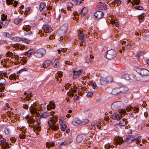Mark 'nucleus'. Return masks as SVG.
<instances>
[{
	"mask_svg": "<svg viewBox=\"0 0 149 149\" xmlns=\"http://www.w3.org/2000/svg\"><path fill=\"white\" fill-rule=\"evenodd\" d=\"M123 106V103L120 101L114 102L111 105V108L114 111L118 110L119 113H125L126 110L125 109H121V107Z\"/></svg>",
	"mask_w": 149,
	"mask_h": 149,
	"instance_id": "f257e3e1",
	"label": "nucleus"
},
{
	"mask_svg": "<svg viewBox=\"0 0 149 149\" xmlns=\"http://www.w3.org/2000/svg\"><path fill=\"white\" fill-rule=\"evenodd\" d=\"M56 120L52 117H51L48 121L49 127L54 131L57 130L59 128L58 124H56Z\"/></svg>",
	"mask_w": 149,
	"mask_h": 149,
	"instance_id": "f03ea898",
	"label": "nucleus"
},
{
	"mask_svg": "<svg viewBox=\"0 0 149 149\" xmlns=\"http://www.w3.org/2000/svg\"><path fill=\"white\" fill-rule=\"evenodd\" d=\"M113 81V78L111 76L102 77L100 79V83L102 85H104L111 82Z\"/></svg>",
	"mask_w": 149,
	"mask_h": 149,
	"instance_id": "7ed1b4c3",
	"label": "nucleus"
},
{
	"mask_svg": "<svg viewBox=\"0 0 149 149\" xmlns=\"http://www.w3.org/2000/svg\"><path fill=\"white\" fill-rule=\"evenodd\" d=\"M116 55V51L113 49L109 50L107 52L106 57L108 59H112L114 58Z\"/></svg>",
	"mask_w": 149,
	"mask_h": 149,
	"instance_id": "20e7f679",
	"label": "nucleus"
},
{
	"mask_svg": "<svg viewBox=\"0 0 149 149\" xmlns=\"http://www.w3.org/2000/svg\"><path fill=\"white\" fill-rule=\"evenodd\" d=\"M45 50L43 48H40L37 50L34 53L35 56L37 58H41L45 54Z\"/></svg>",
	"mask_w": 149,
	"mask_h": 149,
	"instance_id": "39448f33",
	"label": "nucleus"
},
{
	"mask_svg": "<svg viewBox=\"0 0 149 149\" xmlns=\"http://www.w3.org/2000/svg\"><path fill=\"white\" fill-rule=\"evenodd\" d=\"M113 113L111 116V118L114 120H118L120 119L122 117V116L121 114H124L125 113Z\"/></svg>",
	"mask_w": 149,
	"mask_h": 149,
	"instance_id": "423d86ee",
	"label": "nucleus"
},
{
	"mask_svg": "<svg viewBox=\"0 0 149 149\" xmlns=\"http://www.w3.org/2000/svg\"><path fill=\"white\" fill-rule=\"evenodd\" d=\"M83 71V70L81 69L76 72L75 70H73V73L74 74L73 77L74 79H76L81 74Z\"/></svg>",
	"mask_w": 149,
	"mask_h": 149,
	"instance_id": "0eeeda50",
	"label": "nucleus"
},
{
	"mask_svg": "<svg viewBox=\"0 0 149 149\" xmlns=\"http://www.w3.org/2000/svg\"><path fill=\"white\" fill-rule=\"evenodd\" d=\"M25 118L27 120V123L29 124H34L35 123V119L31 116H30L29 115H27L26 117Z\"/></svg>",
	"mask_w": 149,
	"mask_h": 149,
	"instance_id": "6e6552de",
	"label": "nucleus"
},
{
	"mask_svg": "<svg viewBox=\"0 0 149 149\" xmlns=\"http://www.w3.org/2000/svg\"><path fill=\"white\" fill-rule=\"evenodd\" d=\"M43 29L44 32L46 33H48L52 31V28L49 25H44L42 27Z\"/></svg>",
	"mask_w": 149,
	"mask_h": 149,
	"instance_id": "1a4fd4ad",
	"label": "nucleus"
},
{
	"mask_svg": "<svg viewBox=\"0 0 149 149\" xmlns=\"http://www.w3.org/2000/svg\"><path fill=\"white\" fill-rule=\"evenodd\" d=\"M49 113L48 111L42 112L40 115V117L38 118V120H40L42 118H46L49 117Z\"/></svg>",
	"mask_w": 149,
	"mask_h": 149,
	"instance_id": "9d476101",
	"label": "nucleus"
},
{
	"mask_svg": "<svg viewBox=\"0 0 149 149\" xmlns=\"http://www.w3.org/2000/svg\"><path fill=\"white\" fill-rule=\"evenodd\" d=\"M6 141V139L0 136V145L1 146L5 145L7 148H10L9 144L5 142Z\"/></svg>",
	"mask_w": 149,
	"mask_h": 149,
	"instance_id": "9b49d317",
	"label": "nucleus"
},
{
	"mask_svg": "<svg viewBox=\"0 0 149 149\" xmlns=\"http://www.w3.org/2000/svg\"><path fill=\"white\" fill-rule=\"evenodd\" d=\"M104 14L103 12L101 11H97L94 14V16L95 17L99 19L102 18L104 16Z\"/></svg>",
	"mask_w": 149,
	"mask_h": 149,
	"instance_id": "f8f14e48",
	"label": "nucleus"
},
{
	"mask_svg": "<svg viewBox=\"0 0 149 149\" xmlns=\"http://www.w3.org/2000/svg\"><path fill=\"white\" fill-rule=\"evenodd\" d=\"M139 73L142 76H147L149 74V71L146 69H141L140 70Z\"/></svg>",
	"mask_w": 149,
	"mask_h": 149,
	"instance_id": "ddd939ff",
	"label": "nucleus"
},
{
	"mask_svg": "<svg viewBox=\"0 0 149 149\" xmlns=\"http://www.w3.org/2000/svg\"><path fill=\"white\" fill-rule=\"evenodd\" d=\"M59 123L61 130L64 131L66 129L67 127L66 124L64 122L63 120L62 119L60 120Z\"/></svg>",
	"mask_w": 149,
	"mask_h": 149,
	"instance_id": "4468645a",
	"label": "nucleus"
},
{
	"mask_svg": "<svg viewBox=\"0 0 149 149\" xmlns=\"http://www.w3.org/2000/svg\"><path fill=\"white\" fill-rule=\"evenodd\" d=\"M51 63H52L53 66L55 68H59L60 66V63L56 59H53L51 61Z\"/></svg>",
	"mask_w": 149,
	"mask_h": 149,
	"instance_id": "2eb2a0df",
	"label": "nucleus"
},
{
	"mask_svg": "<svg viewBox=\"0 0 149 149\" xmlns=\"http://www.w3.org/2000/svg\"><path fill=\"white\" fill-rule=\"evenodd\" d=\"M114 141L116 145H121L122 143L124 142V141L123 140L122 138L119 137H116Z\"/></svg>",
	"mask_w": 149,
	"mask_h": 149,
	"instance_id": "dca6fc26",
	"label": "nucleus"
},
{
	"mask_svg": "<svg viewBox=\"0 0 149 149\" xmlns=\"http://www.w3.org/2000/svg\"><path fill=\"white\" fill-rule=\"evenodd\" d=\"M125 141L126 142L128 143H130L132 142H134L133 136L132 135H128L125 139Z\"/></svg>",
	"mask_w": 149,
	"mask_h": 149,
	"instance_id": "f3484780",
	"label": "nucleus"
},
{
	"mask_svg": "<svg viewBox=\"0 0 149 149\" xmlns=\"http://www.w3.org/2000/svg\"><path fill=\"white\" fill-rule=\"evenodd\" d=\"M47 109L49 110L51 109H54L55 107V105L54 102H50L49 104L47 105Z\"/></svg>",
	"mask_w": 149,
	"mask_h": 149,
	"instance_id": "a211bd4d",
	"label": "nucleus"
},
{
	"mask_svg": "<svg viewBox=\"0 0 149 149\" xmlns=\"http://www.w3.org/2000/svg\"><path fill=\"white\" fill-rule=\"evenodd\" d=\"M51 63V61L50 60H46L42 64V67L43 68H47L49 66Z\"/></svg>",
	"mask_w": 149,
	"mask_h": 149,
	"instance_id": "6ab92c4d",
	"label": "nucleus"
},
{
	"mask_svg": "<svg viewBox=\"0 0 149 149\" xmlns=\"http://www.w3.org/2000/svg\"><path fill=\"white\" fill-rule=\"evenodd\" d=\"M12 127L8 126L6 127L4 129V132L6 134L9 135L10 134L11 132Z\"/></svg>",
	"mask_w": 149,
	"mask_h": 149,
	"instance_id": "aec40b11",
	"label": "nucleus"
},
{
	"mask_svg": "<svg viewBox=\"0 0 149 149\" xmlns=\"http://www.w3.org/2000/svg\"><path fill=\"white\" fill-rule=\"evenodd\" d=\"M119 90L120 93H124L127 91L129 89L127 87L123 86L119 88Z\"/></svg>",
	"mask_w": 149,
	"mask_h": 149,
	"instance_id": "412c9836",
	"label": "nucleus"
},
{
	"mask_svg": "<svg viewBox=\"0 0 149 149\" xmlns=\"http://www.w3.org/2000/svg\"><path fill=\"white\" fill-rule=\"evenodd\" d=\"M29 110L31 113L32 114H35L37 111L36 108L34 107L33 106H31L30 107Z\"/></svg>",
	"mask_w": 149,
	"mask_h": 149,
	"instance_id": "4be33fe9",
	"label": "nucleus"
},
{
	"mask_svg": "<svg viewBox=\"0 0 149 149\" xmlns=\"http://www.w3.org/2000/svg\"><path fill=\"white\" fill-rule=\"evenodd\" d=\"M72 123L74 125H77L81 124L82 121L79 119H76L73 121Z\"/></svg>",
	"mask_w": 149,
	"mask_h": 149,
	"instance_id": "5701e85b",
	"label": "nucleus"
},
{
	"mask_svg": "<svg viewBox=\"0 0 149 149\" xmlns=\"http://www.w3.org/2000/svg\"><path fill=\"white\" fill-rule=\"evenodd\" d=\"M111 93L113 95H117L118 93H120L119 88H117L113 89L111 92Z\"/></svg>",
	"mask_w": 149,
	"mask_h": 149,
	"instance_id": "b1692460",
	"label": "nucleus"
},
{
	"mask_svg": "<svg viewBox=\"0 0 149 149\" xmlns=\"http://www.w3.org/2000/svg\"><path fill=\"white\" fill-rule=\"evenodd\" d=\"M128 121L127 119L123 118L122 120H121L119 122V124L121 126H124L127 123Z\"/></svg>",
	"mask_w": 149,
	"mask_h": 149,
	"instance_id": "393cba45",
	"label": "nucleus"
},
{
	"mask_svg": "<svg viewBox=\"0 0 149 149\" xmlns=\"http://www.w3.org/2000/svg\"><path fill=\"white\" fill-rule=\"evenodd\" d=\"M20 129L21 131H22V132L24 133V134H25V133L26 132H25V130H26V129L24 130L22 127ZM25 136L26 135L25 134H20L19 136V137L21 139H23L25 138Z\"/></svg>",
	"mask_w": 149,
	"mask_h": 149,
	"instance_id": "a878e982",
	"label": "nucleus"
},
{
	"mask_svg": "<svg viewBox=\"0 0 149 149\" xmlns=\"http://www.w3.org/2000/svg\"><path fill=\"white\" fill-rule=\"evenodd\" d=\"M78 36L81 42H84V33H79L78 34Z\"/></svg>",
	"mask_w": 149,
	"mask_h": 149,
	"instance_id": "bb28decb",
	"label": "nucleus"
},
{
	"mask_svg": "<svg viewBox=\"0 0 149 149\" xmlns=\"http://www.w3.org/2000/svg\"><path fill=\"white\" fill-rule=\"evenodd\" d=\"M46 6V3L45 2H41L40 5L39 10L40 11H42L45 7Z\"/></svg>",
	"mask_w": 149,
	"mask_h": 149,
	"instance_id": "cd10ccee",
	"label": "nucleus"
},
{
	"mask_svg": "<svg viewBox=\"0 0 149 149\" xmlns=\"http://www.w3.org/2000/svg\"><path fill=\"white\" fill-rule=\"evenodd\" d=\"M55 143L54 142L51 143L50 142H47L46 143L47 148H49L51 147H54L55 146Z\"/></svg>",
	"mask_w": 149,
	"mask_h": 149,
	"instance_id": "c85d7f7f",
	"label": "nucleus"
},
{
	"mask_svg": "<svg viewBox=\"0 0 149 149\" xmlns=\"http://www.w3.org/2000/svg\"><path fill=\"white\" fill-rule=\"evenodd\" d=\"M68 25L65 24L64 25L62 26L60 28L64 32H66L68 29Z\"/></svg>",
	"mask_w": 149,
	"mask_h": 149,
	"instance_id": "c756f323",
	"label": "nucleus"
},
{
	"mask_svg": "<svg viewBox=\"0 0 149 149\" xmlns=\"http://www.w3.org/2000/svg\"><path fill=\"white\" fill-rule=\"evenodd\" d=\"M72 142V140L71 139L70 140V141H64L62 143H61L60 144V145L59 147H60V146H61L62 145L63 146H65L66 145H67L68 144H70L71 143V142Z\"/></svg>",
	"mask_w": 149,
	"mask_h": 149,
	"instance_id": "7c9ffc66",
	"label": "nucleus"
},
{
	"mask_svg": "<svg viewBox=\"0 0 149 149\" xmlns=\"http://www.w3.org/2000/svg\"><path fill=\"white\" fill-rule=\"evenodd\" d=\"M83 140V138L82 136H80L78 135L76 138L77 141L79 143L81 142Z\"/></svg>",
	"mask_w": 149,
	"mask_h": 149,
	"instance_id": "2f4dec72",
	"label": "nucleus"
},
{
	"mask_svg": "<svg viewBox=\"0 0 149 149\" xmlns=\"http://www.w3.org/2000/svg\"><path fill=\"white\" fill-rule=\"evenodd\" d=\"M145 16L146 14L144 13H142L141 15H139V22H141Z\"/></svg>",
	"mask_w": 149,
	"mask_h": 149,
	"instance_id": "473e14b6",
	"label": "nucleus"
},
{
	"mask_svg": "<svg viewBox=\"0 0 149 149\" xmlns=\"http://www.w3.org/2000/svg\"><path fill=\"white\" fill-rule=\"evenodd\" d=\"M9 78L10 79H15L16 80L17 78L18 79V78H17V77L16 74H12L9 76Z\"/></svg>",
	"mask_w": 149,
	"mask_h": 149,
	"instance_id": "72a5a7b5",
	"label": "nucleus"
},
{
	"mask_svg": "<svg viewBox=\"0 0 149 149\" xmlns=\"http://www.w3.org/2000/svg\"><path fill=\"white\" fill-rule=\"evenodd\" d=\"M31 28V26L26 25L24 26L23 28V30L26 31H29Z\"/></svg>",
	"mask_w": 149,
	"mask_h": 149,
	"instance_id": "f704fd0d",
	"label": "nucleus"
},
{
	"mask_svg": "<svg viewBox=\"0 0 149 149\" xmlns=\"http://www.w3.org/2000/svg\"><path fill=\"white\" fill-rule=\"evenodd\" d=\"M3 35L5 37L10 38L11 37V35L8 32H4L3 33Z\"/></svg>",
	"mask_w": 149,
	"mask_h": 149,
	"instance_id": "c9c22d12",
	"label": "nucleus"
},
{
	"mask_svg": "<svg viewBox=\"0 0 149 149\" xmlns=\"http://www.w3.org/2000/svg\"><path fill=\"white\" fill-rule=\"evenodd\" d=\"M13 39L15 41H22V38H21L19 37H16L14 38Z\"/></svg>",
	"mask_w": 149,
	"mask_h": 149,
	"instance_id": "e433bc0d",
	"label": "nucleus"
},
{
	"mask_svg": "<svg viewBox=\"0 0 149 149\" xmlns=\"http://www.w3.org/2000/svg\"><path fill=\"white\" fill-rule=\"evenodd\" d=\"M17 47L19 48L21 50H23L24 49L25 46L24 45L19 44L18 45Z\"/></svg>",
	"mask_w": 149,
	"mask_h": 149,
	"instance_id": "4c0bfd02",
	"label": "nucleus"
},
{
	"mask_svg": "<svg viewBox=\"0 0 149 149\" xmlns=\"http://www.w3.org/2000/svg\"><path fill=\"white\" fill-rule=\"evenodd\" d=\"M14 21L15 24H18L21 23L22 21L21 19L18 18L15 19Z\"/></svg>",
	"mask_w": 149,
	"mask_h": 149,
	"instance_id": "58836bf2",
	"label": "nucleus"
},
{
	"mask_svg": "<svg viewBox=\"0 0 149 149\" xmlns=\"http://www.w3.org/2000/svg\"><path fill=\"white\" fill-rule=\"evenodd\" d=\"M72 1L76 2V4L77 5L81 4L82 3V0H72Z\"/></svg>",
	"mask_w": 149,
	"mask_h": 149,
	"instance_id": "ea45409f",
	"label": "nucleus"
},
{
	"mask_svg": "<svg viewBox=\"0 0 149 149\" xmlns=\"http://www.w3.org/2000/svg\"><path fill=\"white\" fill-rule=\"evenodd\" d=\"M6 3L7 5H11L13 4L14 0H6Z\"/></svg>",
	"mask_w": 149,
	"mask_h": 149,
	"instance_id": "a19ab883",
	"label": "nucleus"
},
{
	"mask_svg": "<svg viewBox=\"0 0 149 149\" xmlns=\"http://www.w3.org/2000/svg\"><path fill=\"white\" fill-rule=\"evenodd\" d=\"M1 19L3 21H5L7 18V16L5 14H2L1 15Z\"/></svg>",
	"mask_w": 149,
	"mask_h": 149,
	"instance_id": "79ce46f5",
	"label": "nucleus"
},
{
	"mask_svg": "<svg viewBox=\"0 0 149 149\" xmlns=\"http://www.w3.org/2000/svg\"><path fill=\"white\" fill-rule=\"evenodd\" d=\"M33 53V52L32 50H29L27 52V56L28 57L30 56Z\"/></svg>",
	"mask_w": 149,
	"mask_h": 149,
	"instance_id": "37998d69",
	"label": "nucleus"
},
{
	"mask_svg": "<svg viewBox=\"0 0 149 149\" xmlns=\"http://www.w3.org/2000/svg\"><path fill=\"white\" fill-rule=\"evenodd\" d=\"M22 41L26 43L27 44H29L30 42V41L26 38H22Z\"/></svg>",
	"mask_w": 149,
	"mask_h": 149,
	"instance_id": "c03bdc74",
	"label": "nucleus"
},
{
	"mask_svg": "<svg viewBox=\"0 0 149 149\" xmlns=\"http://www.w3.org/2000/svg\"><path fill=\"white\" fill-rule=\"evenodd\" d=\"M134 8L139 10H142L143 9V7L140 6H136L134 7Z\"/></svg>",
	"mask_w": 149,
	"mask_h": 149,
	"instance_id": "a18cd8bd",
	"label": "nucleus"
},
{
	"mask_svg": "<svg viewBox=\"0 0 149 149\" xmlns=\"http://www.w3.org/2000/svg\"><path fill=\"white\" fill-rule=\"evenodd\" d=\"M143 53L145 54V53H144V52L142 51L139 52L136 54V56L137 57L139 58Z\"/></svg>",
	"mask_w": 149,
	"mask_h": 149,
	"instance_id": "49530a36",
	"label": "nucleus"
},
{
	"mask_svg": "<svg viewBox=\"0 0 149 149\" xmlns=\"http://www.w3.org/2000/svg\"><path fill=\"white\" fill-rule=\"evenodd\" d=\"M27 70V69L26 68H23V69H22L20 70L19 71H18L17 72V74L21 73L22 72L24 71H26Z\"/></svg>",
	"mask_w": 149,
	"mask_h": 149,
	"instance_id": "de8ad7c7",
	"label": "nucleus"
},
{
	"mask_svg": "<svg viewBox=\"0 0 149 149\" xmlns=\"http://www.w3.org/2000/svg\"><path fill=\"white\" fill-rule=\"evenodd\" d=\"M93 95V93L92 92L89 91L87 94V95L88 97H91Z\"/></svg>",
	"mask_w": 149,
	"mask_h": 149,
	"instance_id": "09e8293b",
	"label": "nucleus"
},
{
	"mask_svg": "<svg viewBox=\"0 0 149 149\" xmlns=\"http://www.w3.org/2000/svg\"><path fill=\"white\" fill-rule=\"evenodd\" d=\"M132 109V107L131 106H128L126 107V110L128 111H131Z\"/></svg>",
	"mask_w": 149,
	"mask_h": 149,
	"instance_id": "8fccbe9b",
	"label": "nucleus"
},
{
	"mask_svg": "<svg viewBox=\"0 0 149 149\" xmlns=\"http://www.w3.org/2000/svg\"><path fill=\"white\" fill-rule=\"evenodd\" d=\"M46 35V36H48L49 38V39L50 40L53 39L54 38V36L53 35H51L50 36L49 35H48L47 34H45V35Z\"/></svg>",
	"mask_w": 149,
	"mask_h": 149,
	"instance_id": "3c124183",
	"label": "nucleus"
},
{
	"mask_svg": "<svg viewBox=\"0 0 149 149\" xmlns=\"http://www.w3.org/2000/svg\"><path fill=\"white\" fill-rule=\"evenodd\" d=\"M93 88L94 89H97L98 87L97 86L96 84L95 83H93Z\"/></svg>",
	"mask_w": 149,
	"mask_h": 149,
	"instance_id": "603ef678",
	"label": "nucleus"
},
{
	"mask_svg": "<svg viewBox=\"0 0 149 149\" xmlns=\"http://www.w3.org/2000/svg\"><path fill=\"white\" fill-rule=\"evenodd\" d=\"M126 48L127 49H130L132 47V45L130 44H128L126 45L125 46Z\"/></svg>",
	"mask_w": 149,
	"mask_h": 149,
	"instance_id": "864d4df0",
	"label": "nucleus"
},
{
	"mask_svg": "<svg viewBox=\"0 0 149 149\" xmlns=\"http://www.w3.org/2000/svg\"><path fill=\"white\" fill-rule=\"evenodd\" d=\"M110 147H111V145L109 143L106 144L104 146L105 149H109Z\"/></svg>",
	"mask_w": 149,
	"mask_h": 149,
	"instance_id": "5fc2aeb1",
	"label": "nucleus"
},
{
	"mask_svg": "<svg viewBox=\"0 0 149 149\" xmlns=\"http://www.w3.org/2000/svg\"><path fill=\"white\" fill-rule=\"evenodd\" d=\"M133 1L134 3L136 5L139 4L140 2V0H133Z\"/></svg>",
	"mask_w": 149,
	"mask_h": 149,
	"instance_id": "6e6d98bb",
	"label": "nucleus"
},
{
	"mask_svg": "<svg viewBox=\"0 0 149 149\" xmlns=\"http://www.w3.org/2000/svg\"><path fill=\"white\" fill-rule=\"evenodd\" d=\"M139 110V108L137 107H135L133 109V111L135 113L137 112Z\"/></svg>",
	"mask_w": 149,
	"mask_h": 149,
	"instance_id": "4d7b16f0",
	"label": "nucleus"
},
{
	"mask_svg": "<svg viewBox=\"0 0 149 149\" xmlns=\"http://www.w3.org/2000/svg\"><path fill=\"white\" fill-rule=\"evenodd\" d=\"M73 4L71 3H68V6L69 8H72L73 7Z\"/></svg>",
	"mask_w": 149,
	"mask_h": 149,
	"instance_id": "13d9d810",
	"label": "nucleus"
},
{
	"mask_svg": "<svg viewBox=\"0 0 149 149\" xmlns=\"http://www.w3.org/2000/svg\"><path fill=\"white\" fill-rule=\"evenodd\" d=\"M10 140L12 143H13L16 141V139L15 138H12L10 139Z\"/></svg>",
	"mask_w": 149,
	"mask_h": 149,
	"instance_id": "bf43d9fd",
	"label": "nucleus"
},
{
	"mask_svg": "<svg viewBox=\"0 0 149 149\" xmlns=\"http://www.w3.org/2000/svg\"><path fill=\"white\" fill-rule=\"evenodd\" d=\"M124 76H125L123 77V78H124L126 80L129 79V75L128 74H125Z\"/></svg>",
	"mask_w": 149,
	"mask_h": 149,
	"instance_id": "052dcab7",
	"label": "nucleus"
},
{
	"mask_svg": "<svg viewBox=\"0 0 149 149\" xmlns=\"http://www.w3.org/2000/svg\"><path fill=\"white\" fill-rule=\"evenodd\" d=\"M70 84L69 83H67L65 85V87L66 89H68L69 88Z\"/></svg>",
	"mask_w": 149,
	"mask_h": 149,
	"instance_id": "680f3d73",
	"label": "nucleus"
},
{
	"mask_svg": "<svg viewBox=\"0 0 149 149\" xmlns=\"http://www.w3.org/2000/svg\"><path fill=\"white\" fill-rule=\"evenodd\" d=\"M141 136H138L136 138H133V141H135V140H139V139L141 138Z\"/></svg>",
	"mask_w": 149,
	"mask_h": 149,
	"instance_id": "e2e57ef3",
	"label": "nucleus"
},
{
	"mask_svg": "<svg viewBox=\"0 0 149 149\" xmlns=\"http://www.w3.org/2000/svg\"><path fill=\"white\" fill-rule=\"evenodd\" d=\"M36 130L37 131H40L41 130V127L40 126L38 125L37 126L36 128Z\"/></svg>",
	"mask_w": 149,
	"mask_h": 149,
	"instance_id": "0e129e2a",
	"label": "nucleus"
},
{
	"mask_svg": "<svg viewBox=\"0 0 149 149\" xmlns=\"http://www.w3.org/2000/svg\"><path fill=\"white\" fill-rule=\"evenodd\" d=\"M23 107L25 109H27L29 108V106L27 104H25L23 105Z\"/></svg>",
	"mask_w": 149,
	"mask_h": 149,
	"instance_id": "69168bd1",
	"label": "nucleus"
},
{
	"mask_svg": "<svg viewBox=\"0 0 149 149\" xmlns=\"http://www.w3.org/2000/svg\"><path fill=\"white\" fill-rule=\"evenodd\" d=\"M39 33L40 34V35L41 36H42L44 35L43 33H42V31L40 30L39 31Z\"/></svg>",
	"mask_w": 149,
	"mask_h": 149,
	"instance_id": "338daca9",
	"label": "nucleus"
},
{
	"mask_svg": "<svg viewBox=\"0 0 149 149\" xmlns=\"http://www.w3.org/2000/svg\"><path fill=\"white\" fill-rule=\"evenodd\" d=\"M6 55H7L8 56H10L13 55V53L10 52H8L7 53Z\"/></svg>",
	"mask_w": 149,
	"mask_h": 149,
	"instance_id": "774afa93",
	"label": "nucleus"
}]
</instances>
